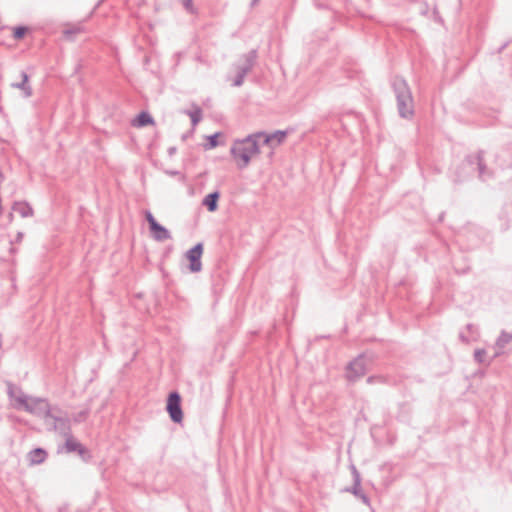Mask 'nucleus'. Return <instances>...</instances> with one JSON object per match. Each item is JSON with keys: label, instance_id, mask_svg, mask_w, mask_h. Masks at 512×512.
<instances>
[{"label": "nucleus", "instance_id": "obj_20", "mask_svg": "<svg viewBox=\"0 0 512 512\" xmlns=\"http://www.w3.org/2000/svg\"><path fill=\"white\" fill-rule=\"evenodd\" d=\"M190 117L192 125L195 127L202 119V110L200 107L194 105L193 109L185 111Z\"/></svg>", "mask_w": 512, "mask_h": 512}, {"label": "nucleus", "instance_id": "obj_32", "mask_svg": "<svg viewBox=\"0 0 512 512\" xmlns=\"http://www.w3.org/2000/svg\"><path fill=\"white\" fill-rule=\"evenodd\" d=\"M479 170H480V174H482L483 173V168H482L481 164H479Z\"/></svg>", "mask_w": 512, "mask_h": 512}, {"label": "nucleus", "instance_id": "obj_2", "mask_svg": "<svg viewBox=\"0 0 512 512\" xmlns=\"http://www.w3.org/2000/svg\"><path fill=\"white\" fill-rule=\"evenodd\" d=\"M260 141L257 134H251L244 139L235 140L230 148V153L239 169L246 168L251 159L260 153Z\"/></svg>", "mask_w": 512, "mask_h": 512}, {"label": "nucleus", "instance_id": "obj_16", "mask_svg": "<svg viewBox=\"0 0 512 512\" xmlns=\"http://www.w3.org/2000/svg\"><path fill=\"white\" fill-rule=\"evenodd\" d=\"M12 209L14 212L18 213L23 218L33 216V209L26 202H15L12 206Z\"/></svg>", "mask_w": 512, "mask_h": 512}, {"label": "nucleus", "instance_id": "obj_19", "mask_svg": "<svg viewBox=\"0 0 512 512\" xmlns=\"http://www.w3.org/2000/svg\"><path fill=\"white\" fill-rule=\"evenodd\" d=\"M218 199H219L218 192L210 193L204 198L203 205L206 206L210 212H213L217 209Z\"/></svg>", "mask_w": 512, "mask_h": 512}, {"label": "nucleus", "instance_id": "obj_6", "mask_svg": "<svg viewBox=\"0 0 512 512\" xmlns=\"http://www.w3.org/2000/svg\"><path fill=\"white\" fill-rule=\"evenodd\" d=\"M181 398L177 392H172L169 394L167 400V411L170 415V418L175 423H180L183 419V413L181 409Z\"/></svg>", "mask_w": 512, "mask_h": 512}, {"label": "nucleus", "instance_id": "obj_22", "mask_svg": "<svg viewBox=\"0 0 512 512\" xmlns=\"http://www.w3.org/2000/svg\"><path fill=\"white\" fill-rule=\"evenodd\" d=\"M475 361L479 364L490 365L491 360H486V351L484 349H476L474 352Z\"/></svg>", "mask_w": 512, "mask_h": 512}, {"label": "nucleus", "instance_id": "obj_9", "mask_svg": "<svg viewBox=\"0 0 512 512\" xmlns=\"http://www.w3.org/2000/svg\"><path fill=\"white\" fill-rule=\"evenodd\" d=\"M255 58L256 52H249L247 55L244 56L243 62L236 67V72L245 77L246 74L251 71L254 65Z\"/></svg>", "mask_w": 512, "mask_h": 512}, {"label": "nucleus", "instance_id": "obj_21", "mask_svg": "<svg viewBox=\"0 0 512 512\" xmlns=\"http://www.w3.org/2000/svg\"><path fill=\"white\" fill-rule=\"evenodd\" d=\"M83 31H84V28H83L82 24L78 23V24L68 25L64 29L63 33L66 37L69 38L73 35L83 32Z\"/></svg>", "mask_w": 512, "mask_h": 512}, {"label": "nucleus", "instance_id": "obj_8", "mask_svg": "<svg viewBox=\"0 0 512 512\" xmlns=\"http://www.w3.org/2000/svg\"><path fill=\"white\" fill-rule=\"evenodd\" d=\"M203 253V245L196 244L193 248L186 252V257L190 261L189 270L192 273L200 272L202 269L201 256Z\"/></svg>", "mask_w": 512, "mask_h": 512}, {"label": "nucleus", "instance_id": "obj_3", "mask_svg": "<svg viewBox=\"0 0 512 512\" xmlns=\"http://www.w3.org/2000/svg\"><path fill=\"white\" fill-rule=\"evenodd\" d=\"M393 88L396 94L399 115L403 118L411 117L414 112L413 99L407 83L401 78H396L393 82Z\"/></svg>", "mask_w": 512, "mask_h": 512}, {"label": "nucleus", "instance_id": "obj_12", "mask_svg": "<svg viewBox=\"0 0 512 512\" xmlns=\"http://www.w3.org/2000/svg\"><path fill=\"white\" fill-rule=\"evenodd\" d=\"M354 474V486L350 490L355 496L359 497L365 504H369L368 497L361 490V480L360 475L355 467H353Z\"/></svg>", "mask_w": 512, "mask_h": 512}, {"label": "nucleus", "instance_id": "obj_1", "mask_svg": "<svg viewBox=\"0 0 512 512\" xmlns=\"http://www.w3.org/2000/svg\"><path fill=\"white\" fill-rule=\"evenodd\" d=\"M7 393L12 400V406L18 410H25L26 412L47 418L52 407L44 398L30 397L26 395L20 388L13 384H8Z\"/></svg>", "mask_w": 512, "mask_h": 512}, {"label": "nucleus", "instance_id": "obj_29", "mask_svg": "<svg viewBox=\"0 0 512 512\" xmlns=\"http://www.w3.org/2000/svg\"><path fill=\"white\" fill-rule=\"evenodd\" d=\"M467 329L472 332L474 329V326L472 324H469V325H467Z\"/></svg>", "mask_w": 512, "mask_h": 512}, {"label": "nucleus", "instance_id": "obj_13", "mask_svg": "<svg viewBox=\"0 0 512 512\" xmlns=\"http://www.w3.org/2000/svg\"><path fill=\"white\" fill-rule=\"evenodd\" d=\"M150 231L156 241L162 242L171 238L170 232L159 223L152 227Z\"/></svg>", "mask_w": 512, "mask_h": 512}, {"label": "nucleus", "instance_id": "obj_7", "mask_svg": "<svg viewBox=\"0 0 512 512\" xmlns=\"http://www.w3.org/2000/svg\"><path fill=\"white\" fill-rule=\"evenodd\" d=\"M367 370V360L364 356H360L352 361L347 367V378L350 381H355L362 377Z\"/></svg>", "mask_w": 512, "mask_h": 512}, {"label": "nucleus", "instance_id": "obj_5", "mask_svg": "<svg viewBox=\"0 0 512 512\" xmlns=\"http://www.w3.org/2000/svg\"><path fill=\"white\" fill-rule=\"evenodd\" d=\"M256 134L261 145H267L271 149H274L285 141L288 133L287 131L278 130L271 134L264 132H257Z\"/></svg>", "mask_w": 512, "mask_h": 512}, {"label": "nucleus", "instance_id": "obj_23", "mask_svg": "<svg viewBox=\"0 0 512 512\" xmlns=\"http://www.w3.org/2000/svg\"><path fill=\"white\" fill-rule=\"evenodd\" d=\"M27 31L26 27L19 26L14 29V38L15 39H21Z\"/></svg>", "mask_w": 512, "mask_h": 512}, {"label": "nucleus", "instance_id": "obj_26", "mask_svg": "<svg viewBox=\"0 0 512 512\" xmlns=\"http://www.w3.org/2000/svg\"><path fill=\"white\" fill-rule=\"evenodd\" d=\"M184 8L190 12V13H193L194 12V7H193V3H192V0H183L182 2Z\"/></svg>", "mask_w": 512, "mask_h": 512}, {"label": "nucleus", "instance_id": "obj_10", "mask_svg": "<svg viewBox=\"0 0 512 512\" xmlns=\"http://www.w3.org/2000/svg\"><path fill=\"white\" fill-rule=\"evenodd\" d=\"M255 58L256 52H249L247 55L244 56L243 62L236 67V72L245 77L246 74L251 71L254 65Z\"/></svg>", "mask_w": 512, "mask_h": 512}, {"label": "nucleus", "instance_id": "obj_24", "mask_svg": "<svg viewBox=\"0 0 512 512\" xmlns=\"http://www.w3.org/2000/svg\"><path fill=\"white\" fill-rule=\"evenodd\" d=\"M145 217H146L147 222L149 223L150 229L152 227H154L156 224H158V222L155 220L154 216L152 215V213L150 211L145 212Z\"/></svg>", "mask_w": 512, "mask_h": 512}, {"label": "nucleus", "instance_id": "obj_14", "mask_svg": "<svg viewBox=\"0 0 512 512\" xmlns=\"http://www.w3.org/2000/svg\"><path fill=\"white\" fill-rule=\"evenodd\" d=\"M512 341V334H509L505 331H502L500 336L498 337L496 343H495V347H496V352L493 356V358H496L498 357L499 355L502 354V350L503 348Z\"/></svg>", "mask_w": 512, "mask_h": 512}, {"label": "nucleus", "instance_id": "obj_18", "mask_svg": "<svg viewBox=\"0 0 512 512\" xmlns=\"http://www.w3.org/2000/svg\"><path fill=\"white\" fill-rule=\"evenodd\" d=\"M46 458V452L41 448L33 449L28 454V460L31 464H40Z\"/></svg>", "mask_w": 512, "mask_h": 512}, {"label": "nucleus", "instance_id": "obj_15", "mask_svg": "<svg viewBox=\"0 0 512 512\" xmlns=\"http://www.w3.org/2000/svg\"><path fill=\"white\" fill-rule=\"evenodd\" d=\"M65 448L68 452H78L83 456L86 453L84 446L70 435L66 436Z\"/></svg>", "mask_w": 512, "mask_h": 512}, {"label": "nucleus", "instance_id": "obj_28", "mask_svg": "<svg viewBox=\"0 0 512 512\" xmlns=\"http://www.w3.org/2000/svg\"><path fill=\"white\" fill-rule=\"evenodd\" d=\"M460 339L464 342V343H469L470 342V339L468 337H466L463 333H461L459 335Z\"/></svg>", "mask_w": 512, "mask_h": 512}, {"label": "nucleus", "instance_id": "obj_11", "mask_svg": "<svg viewBox=\"0 0 512 512\" xmlns=\"http://www.w3.org/2000/svg\"><path fill=\"white\" fill-rule=\"evenodd\" d=\"M20 77L21 81L12 83L11 87L15 89H20L23 92L24 97L28 98L32 95V88L28 83L29 77L25 72H21Z\"/></svg>", "mask_w": 512, "mask_h": 512}, {"label": "nucleus", "instance_id": "obj_4", "mask_svg": "<svg viewBox=\"0 0 512 512\" xmlns=\"http://www.w3.org/2000/svg\"><path fill=\"white\" fill-rule=\"evenodd\" d=\"M47 423L53 426L54 430L63 436H68L70 433V422L66 415L58 408H52L46 418Z\"/></svg>", "mask_w": 512, "mask_h": 512}, {"label": "nucleus", "instance_id": "obj_30", "mask_svg": "<svg viewBox=\"0 0 512 512\" xmlns=\"http://www.w3.org/2000/svg\"><path fill=\"white\" fill-rule=\"evenodd\" d=\"M85 416H86V412H81V413L79 414V419H80V418H85Z\"/></svg>", "mask_w": 512, "mask_h": 512}, {"label": "nucleus", "instance_id": "obj_31", "mask_svg": "<svg viewBox=\"0 0 512 512\" xmlns=\"http://www.w3.org/2000/svg\"><path fill=\"white\" fill-rule=\"evenodd\" d=\"M105 0H99V2L96 5V8L99 7Z\"/></svg>", "mask_w": 512, "mask_h": 512}, {"label": "nucleus", "instance_id": "obj_33", "mask_svg": "<svg viewBox=\"0 0 512 512\" xmlns=\"http://www.w3.org/2000/svg\"><path fill=\"white\" fill-rule=\"evenodd\" d=\"M257 1H258V0H253V2H252V3H253V4H255Z\"/></svg>", "mask_w": 512, "mask_h": 512}, {"label": "nucleus", "instance_id": "obj_25", "mask_svg": "<svg viewBox=\"0 0 512 512\" xmlns=\"http://www.w3.org/2000/svg\"><path fill=\"white\" fill-rule=\"evenodd\" d=\"M217 137H218V134H213V135H210L208 137V141H209V144H208V148H214L218 145V142H217Z\"/></svg>", "mask_w": 512, "mask_h": 512}, {"label": "nucleus", "instance_id": "obj_17", "mask_svg": "<svg viewBox=\"0 0 512 512\" xmlns=\"http://www.w3.org/2000/svg\"><path fill=\"white\" fill-rule=\"evenodd\" d=\"M154 124V120L152 116L147 112H141L133 121L132 125L134 127H144L147 125Z\"/></svg>", "mask_w": 512, "mask_h": 512}, {"label": "nucleus", "instance_id": "obj_27", "mask_svg": "<svg viewBox=\"0 0 512 512\" xmlns=\"http://www.w3.org/2000/svg\"><path fill=\"white\" fill-rule=\"evenodd\" d=\"M244 78L242 75H240L239 73L236 74V77L234 79V82H233V85L236 86V87H239L243 84L244 82Z\"/></svg>", "mask_w": 512, "mask_h": 512}]
</instances>
